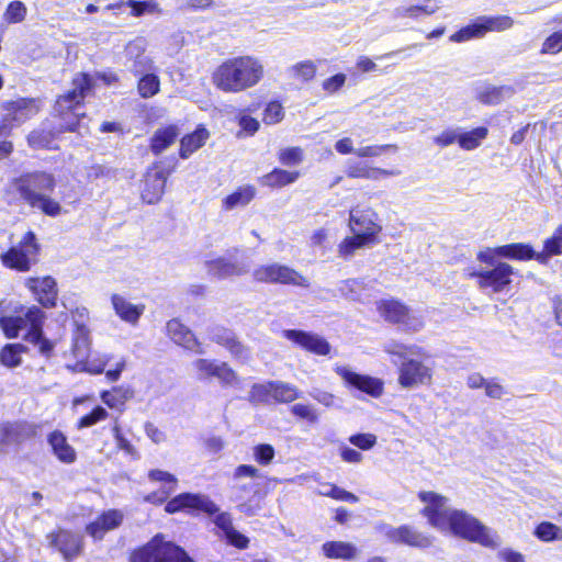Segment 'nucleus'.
<instances>
[{"mask_svg":"<svg viewBox=\"0 0 562 562\" xmlns=\"http://www.w3.org/2000/svg\"><path fill=\"white\" fill-rule=\"evenodd\" d=\"M45 313L37 306L25 307L18 301L0 302V327L8 338L19 337L25 330L23 339L38 348V352L49 358L55 342L44 337Z\"/></svg>","mask_w":562,"mask_h":562,"instance_id":"obj_1","label":"nucleus"},{"mask_svg":"<svg viewBox=\"0 0 562 562\" xmlns=\"http://www.w3.org/2000/svg\"><path fill=\"white\" fill-rule=\"evenodd\" d=\"M265 77L263 63L252 55L223 60L212 72L213 86L225 93H239L256 87Z\"/></svg>","mask_w":562,"mask_h":562,"instance_id":"obj_2","label":"nucleus"},{"mask_svg":"<svg viewBox=\"0 0 562 562\" xmlns=\"http://www.w3.org/2000/svg\"><path fill=\"white\" fill-rule=\"evenodd\" d=\"M12 184L26 204L43 214L57 217L66 213L61 204L47 194L55 190L54 175L45 171L31 172L14 179Z\"/></svg>","mask_w":562,"mask_h":562,"instance_id":"obj_3","label":"nucleus"},{"mask_svg":"<svg viewBox=\"0 0 562 562\" xmlns=\"http://www.w3.org/2000/svg\"><path fill=\"white\" fill-rule=\"evenodd\" d=\"M93 79L87 74H78L72 79V89L60 95L55 103V111L63 120L59 132H72L83 113L79 112L83 99L92 91Z\"/></svg>","mask_w":562,"mask_h":562,"instance_id":"obj_4","label":"nucleus"},{"mask_svg":"<svg viewBox=\"0 0 562 562\" xmlns=\"http://www.w3.org/2000/svg\"><path fill=\"white\" fill-rule=\"evenodd\" d=\"M451 515L442 532H449L471 542H477L484 547H496L498 544L497 535L482 525L472 515L460 509H454Z\"/></svg>","mask_w":562,"mask_h":562,"instance_id":"obj_5","label":"nucleus"},{"mask_svg":"<svg viewBox=\"0 0 562 562\" xmlns=\"http://www.w3.org/2000/svg\"><path fill=\"white\" fill-rule=\"evenodd\" d=\"M89 329L82 324H76V329L72 335V345L69 351V356L74 358V361H68L66 363V368L72 372H89L92 374L102 373L110 360V356L104 355L102 358L89 362Z\"/></svg>","mask_w":562,"mask_h":562,"instance_id":"obj_6","label":"nucleus"},{"mask_svg":"<svg viewBox=\"0 0 562 562\" xmlns=\"http://www.w3.org/2000/svg\"><path fill=\"white\" fill-rule=\"evenodd\" d=\"M376 310L385 322L397 325L405 333H418L425 327L423 312L411 308L398 300H381Z\"/></svg>","mask_w":562,"mask_h":562,"instance_id":"obj_7","label":"nucleus"},{"mask_svg":"<svg viewBox=\"0 0 562 562\" xmlns=\"http://www.w3.org/2000/svg\"><path fill=\"white\" fill-rule=\"evenodd\" d=\"M404 359L397 369V383L406 390L429 386L434 380V366L430 357L422 348V356Z\"/></svg>","mask_w":562,"mask_h":562,"instance_id":"obj_8","label":"nucleus"},{"mask_svg":"<svg viewBox=\"0 0 562 562\" xmlns=\"http://www.w3.org/2000/svg\"><path fill=\"white\" fill-rule=\"evenodd\" d=\"M418 499L423 503L422 515L428 524L440 531L445 530L456 509L450 506L449 499L432 491L419 492Z\"/></svg>","mask_w":562,"mask_h":562,"instance_id":"obj_9","label":"nucleus"},{"mask_svg":"<svg viewBox=\"0 0 562 562\" xmlns=\"http://www.w3.org/2000/svg\"><path fill=\"white\" fill-rule=\"evenodd\" d=\"M38 250L40 246L36 241L35 234L27 232L19 245L13 246L1 255V259L3 265L8 268L27 271L31 265L36 261Z\"/></svg>","mask_w":562,"mask_h":562,"instance_id":"obj_10","label":"nucleus"},{"mask_svg":"<svg viewBox=\"0 0 562 562\" xmlns=\"http://www.w3.org/2000/svg\"><path fill=\"white\" fill-rule=\"evenodd\" d=\"M348 226L352 234H358L374 244L382 232L379 214L371 206L352 207L349 212Z\"/></svg>","mask_w":562,"mask_h":562,"instance_id":"obj_11","label":"nucleus"},{"mask_svg":"<svg viewBox=\"0 0 562 562\" xmlns=\"http://www.w3.org/2000/svg\"><path fill=\"white\" fill-rule=\"evenodd\" d=\"M3 114L0 119V136L11 131L38 112V106L33 99H18L8 101L2 105Z\"/></svg>","mask_w":562,"mask_h":562,"instance_id":"obj_12","label":"nucleus"},{"mask_svg":"<svg viewBox=\"0 0 562 562\" xmlns=\"http://www.w3.org/2000/svg\"><path fill=\"white\" fill-rule=\"evenodd\" d=\"M254 278L259 282L292 284L308 288L310 280L296 270L280 263L260 266L254 270Z\"/></svg>","mask_w":562,"mask_h":562,"instance_id":"obj_13","label":"nucleus"},{"mask_svg":"<svg viewBox=\"0 0 562 562\" xmlns=\"http://www.w3.org/2000/svg\"><path fill=\"white\" fill-rule=\"evenodd\" d=\"M199 380L217 379L223 385H234L238 382V375L226 363L211 359H198L192 363Z\"/></svg>","mask_w":562,"mask_h":562,"instance_id":"obj_14","label":"nucleus"},{"mask_svg":"<svg viewBox=\"0 0 562 562\" xmlns=\"http://www.w3.org/2000/svg\"><path fill=\"white\" fill-rule=\"evenodd\" d=\"M477 277V284L482 290H491L493 293L503 292L512 282L514 269L505 262H499L492 270L473 272Z\"/></svg>","mask_w":562,"mask_h":562,"instance_id":"obj_15","label":"nucleus"},{"mask_svg":"<svg viewBox=\"0 0 562 562\" xmlns=\"http://www.w3.org/2000/svg\"><path fill=\"white\" fill-rule=\"evenodd\" d=\"M165 509L169 514H173L183 509H195L204 512L209 515H213L218 512V506L206 495L182 493L170 499L167 503Z\"/></svg>","mask_w":562,"mask_h":562,"instance_id":"obj_16","label":"nucleus"},{"mask_svg":"<svg viewBox=\"0 0 562 562\" xmlns=\"http://www.w3.org/2000/svg\"><path fill=\"white\" fill-rule=\"evenodd\" d=\"M283 337L302 349L317 356H329L331 353L330 344L321 335L295 329H286Z\"/></svg>","mask_w":562,"mask_h":562,"instance_id":"obj_17","label":"nucleus"},{"mask_svg":"<svg viewBox=\"0 0 562 562\" xmlns=\"http://www.w3.org/2000/svg\"><path fill=\"white\" fill-rule=\"evenodd\" d=\"M335 372L347 385L353 386L372 397H380L383 394V382L380 379L358 374L346 366H336Z\"/></svg>","mask_w":562,"mask_h":562,"instance_id":"obj_18","label":"nucleus"},{"mask_svg":"<svg viewBox=\"0 0 562 562\" xmlns=\"http://www.w3.org/2000/svg\"><path fill=\"white\" fill-rule=\"evenodd\" d=\"M384 536L393 543L406 544L415 548H428L432 539L417 529L404 525L400 527L384 526Z\"/></svg>","mask_w":562,"mask_h":562,"instance_id":"obj_19","label":"nucleus"},{"mask_svg":"<svg viewBox=\"0 0 562 562\" xmlns=\"http://www.w3.org/2000/svg\"><path fill=\"white\" fill-rule=\"evenodd\" d=\"M52 547H56L66 560L78 557L83 547V540L80 535L68 530L59 529L47 536Z\"/></svg>","mask_w":562,"mask_h":562,"instance_id":"obj_20","label":"nucleus"},{"mask_svg":"<svg viewBox=\"0 0 562 562\" xmlns=\"http://www.w3.org/2000/svg\"><path fill=\"white\" fill-rule=\"evenodd\" d=\"M25 286L33 293L36 301L44 307H53L56 304L58 291L55 279L52 277L29 278Z\"/></svg>","mask_w":562,"mask_h":562,"instance_id":"obj_21","label":"nucleus"},{"mask_svg":"<svg viewBox=\"0 0 562 562\" xmlns=\"http://www.w3.org/2000/svg\"><path fill=\"white\" fill-rule=\"evenodd\" d=\"M166 181V172L158 164L153 165L145 176L142 199L148 204L158 202L165 192Z\"/></svg>","mask_w":562,"mask_h":562,"instance_id":"obj_22","label":"nucleus"},{"mask_svg":"<svg viewBox=\"0 0 562 562\" xmlns=\"http://www.w3.org/2000/svg\"><path fill=\"white\" fill-rule=\"evenodd\" d=\"M205 267L207 269V273L217 279L241 276L249 270V266L247 263L231 261L225 257H210L205 260Z\"/></svg>","mask_w":562,"mask_h":562,"instance_id":"obj_23","label":"nucleus"},{"mask_svg":"<svg viewBox=\"0 0 562 562\" xmlns=\"http://www.w3.org/2000/svg\"><path fill=\"white\" fill-rule=\"evenodd\" d=\"M124 519V514L119 509L103 512L94 521L86 527V531L92 538L100 540L111 530L119 528Z\"/></svg>","mask_w":562,"mask_h":562,"instance_id":"obj_24","label":"nucleus"},{"mask_svg":"<svg viewBox=\"0 0 562 562\" xmlns=\"http://www.w3.org/2000/svg\"><path fill=\"white\" fill-rule=\"evenodd\" d=\"M166 329L167 335L175 344L198 353H203V350L200 348V344L195 339L193 333L179 319H170L167 323Z\"/></svg>","mask_w":562,"mask_h":562,"instance_id":"obj_25","label":"nucleus"},{"mask_svg":"<svg viewBox=\"0 0 562 562\" xmlns=\"http://www.w3.org/2000/svg\"><path fill=\"white\" fill-rule=\"evenodd\" d=\"M212 340L225 347L235 359L241 361L249 359L248 348L236 338L232 330L217 327L212 333Z\"/></svg>","mask_w":562,"mask_h":562,"instance_id":"obj_26","label":"nucleus"},{"mask_svg":"<svg viewBox=\"0 0 562 562\" xmlns=\"http://www.w3.org/2000/svg\"><path fill=\"white\" fill-rule=\"evenodd\" d=\"M111 303L115 314L125 323L136 325L145 312L144 304H133L120 294L111 296Z\"/></svg>","mask_w":562,"mask_h":562,"instance_id":"obj_27","label":"nucleus"},{"mask_svg":"<svg viewBox=\"0 0 562 562\" xmlns=\"http://www.w3.org/2000/svg\"><path fill=\"white\" fill-rule=\"evenodd\" d=\"M155 562H189L187 553L178 546L155 537Z\"/></svg>","mask_w":562,"mask_h":562,"instance_id":"obj_28","label":"nucleus"},{"mask_svg":"<svg viewBox=\"0 0 562 562\" xmlns=\"http://www.w3.org/2000/svg\"><path fill=\"white\" fill-rule=\"evenodd\" d=\"M48 443L55 457L63 463L70 464L76 461L77 453L68 443L66 436L59 430H55L48 435Z\"/></svg>","mask_w":562,"mask_h":562,"instance_id":"obj_29","label":"nucleus"},{"mask_svg":"<svg viewBox=\"0 0 562 562\" xmlns=\"http://www.w3.org/2000/svg\"><path fill=\"white\" fill-rule=\"evenodd\" d=\"M148 479L151 482H158L162 484L161 496L157 498V494L153 493L146 497V501L148 502H164L169 496V494L176 490L178 482L173 474L162 470H150L148 472Z\"/></svg>","mask_w":562,"mask_h":562,"instance_id":"obj_30","label":"nucleus"},{"mask_svg":"<svg viewBox=\"0 0 562 562\" xmlns=\"http://www.w3.org/2000/svg\"><path fill=\"white\" fill-rule=\"evenodd\" d=\"M209 137V131L201 126H199L193 133L182 137L180 140V157L182 159H188L193 153L205 145Z\"/></svg>","mask_w":562,"mask_h":562,"instance_id":"obj_31","label":"nucleus"},{"mask_svg":"<svg viewBox=\"0 0 562 562\" xmlns=\"http://www.w3.org/2000/svg\"><path fill=\"white\" fill-rule=\"evenodd\" d=\"M30 436L26 426L23 424H3L0 426V452L8 447L25 440Z\"/></svg>","mask_w":562,"mask_h":562,"instance_id":"obj_32","label":"nucleus"},{"mask_svg":"<svg viewBox=\"0 0 562 562\" xmlns=\"http://www.w3.org/2000/svg\"><path fill=\"white\" fill-rule=\"evenodd\" d=\"M340 293L350 301L364 303L371 297V289L363 280L351 279L341 282Z\"/></svg>","mask_w":562,"mask_h":562,"instance_id":"obj_33","label":"nucleus"},{"mask_svg":"<svg viewBox=\"0 0 562 562\" xmlns=\"http://www.w3.org/2000/svg\"><path fill=\"white\" fill-rule=\"evenodd\" d=\"M322 551L326 558L355 560L359 554L358 548L345 541H328L322 546Z\"/></svg>","mask_w":562,"mask_h":562,"instance_id":"obj_34","label":"nucleus"},{"mask_svg":"<svg viewBox=\"0 0 562 562\" xmlns=\"http://www.w3.org/2000/svg\"><path fill=\"white\" fill-rule=\"evenodd\" d=\"M258 479L260 477V471L254 465L249 464H240L233 472V482L232 491L236 494V499L241 498V494L249 493L250 487L246 484H240V481L244 479Z\"/></svg>","mask_w":562,"mask_h":562,"instance_id":"obj_35","label":"nucleus"},{"mask_svg":"<svg viewBox=\"0 0 562 562\" xmlns=\"http://www.w3.org/2000/svg\"><path fill=\"white\" fill-rule=\"evenodd\" d=\"M179 136V128L177 125H168L162 128H158L150 142V148L154 154L159 155L166 150L171 144L175 143Z\"/></svg>","mask_w":562,"mask_h":562,"instance_id":"obj_36","label":"nucleus"},{"mask_svg":"<svg viewBox=\"0 0 562 562\" xmlns=\"http://www.w3.org/2000/svg\"><path fill=\"white\" fill-rule=\"evenodd\" d=\"M300 178L299 171H289L274 168L271 172L262 176L259 180L261 186L281 188L295 182Z\"/></svg>","mask_w":562,"mask_h":562,"instance_id":"obj_37","label":"nucleus"},{"mask_svg":"<svg viewBox=\"0 0 562 562\" xmlns=\"http://www.w3.org/2000/svg\"><path fill=\"white\" fill-rule=\"evenodd\" d=\"M374 243L366 239L364 237L353 234L352 236L345 237L337 247L339 258L345 260L351 259L356 256L357 251L373 245Z\"/></svg>","mask_w":562,"mask_h":562,"instance_id":"obj_38","label":"nucleus"},{"mask_svg":"<svg viewBox=\"0 0 562 562\" xmlns=\"http://www.w3.org/2000/svg\"><path fill=\"white\" fill-rule=\"evenodd\" d=\"M256 195V188L254 186L239 187L232 194L227 195L223 201L225 210H234L248 205Z\"/></svg>","mask_w":562,"mask_h":562,"instance_id":"obj_39","label":"nucleus"},{"mask_svg":"<svg viewBox=\"0 0 562 562\" xmlns=\"http://www.w3.org/2000/svg\"><path fill=\"white\" fill-rule=\"evenodd\" d=\"M562 254V225L555 228L552 236L543 243V249L537 256V261L547 263L552 256Z\"/></svg>","mask_w":562,"mask_h":562,"instance_id":"obj_40","label":"nucleus"},{"mask_svg":"<svg viewBox=\"0 0 562 562\" xmlns=\"http://www.w3.org/2000/svg\"><path fill=\"white\" fill-rule=\"evenodd\" d=\"M513 94L514 89L512 87H487L486 89L479 93L477 99L481 103L487 105H496L502 101L512 98Z\"/></svg>","mask_w":562,"mask_h":562,"instance_id":"obj_41","label":"nucleus"},{"mask_svg":"<svg viewBox=\"0 0 562 562\" xmlns=\"http://www.w3.org/2000/svg\"><path fill=\"white\" fill-rule=\"evenodd\" d=\"M484 36L490 32H505L510 30L515 21L509 15H483L480 16Z\"/></svg>","mask_w":562,"mask_h":562,"instance_id":"obj_42","label":"nucleus"},{"mask_svg":"<svg viewBox=\"0 0 562 562\" xmlns=\"http://www.w3.org/2000/svg\"><path fill=\"white\" fill-rule=\"evenodd\" d=\"M438 7L431 4L430 0H425L423 4H412L407 7H400L395 10L398 18H409L417 20L423 15H432L438 11Z\"/></svg>","mask_w":562,"mask_h":562,"instance_id":"obj_43","label":"nucleus"},{"mask_svg":"<svg viewBox=\"0 0 562 562\" xmlns=\"http://www.w3.org/2000/svg\"><path fill=\"white\" fill-rule=\"evenodd\" d=\"M501 256L509 259L518 260H537L539 252H536L530 245L527 244H509L501 246Z\"/></svg>","mask_w":562,"mask_h":562,"instance_id":"obj_44","label":"nucleus"},{"mask_svg":"<svg viewBox=\"0 0 562 562\" xmlns=\"http://www.w3.org/2000/svg\"><path fill=\"white\" fill-rule=\"evenodd\" d=\"M133 393L130 389L122 386L114 387L112 391L101 393L102 402L110 408L123 411L125 402L132 397Z\"/></svg>","mask_w":562,"mask_h":562,"instance_id":"obj_45","label":"nucleus"},{"mask_svg":"<svg viewBox=\"0 0 562 562\" xmlns=\"http://www.w3.org/2000/svg\"><path fill=\"white\" fill-rule=\"evenodd\" d=\"M273 401L278 403H292L301 396L299 389L283 381H272Z\"/></svg>","mask_w":562,"mask_h":562,"instance_id":"obj_46","label":"nucleus"},{"mask_svg":"<svg viewBox=\"0 0 562 562\" xmlns=\"http://www.w3.org/2000/svg\"><path fill=\"white\" fill-rule=\"evenodd\" d=\"M293 79L307 82L313 80L317 74V66L311 59L299 61L288 69Z\"/></svg>","mask_w":562,"mask_h":562,"instance_id":"obj_47","label":"nucleus"},{"mask_svg":"<svg viewBox=\"0 0 562 562\" xmlns=\"http://www.w3.org/2000/svg\"><path fill=\"white\" fill-rule=\"evenodd\" d=\"M488 131L486 127H476L470 132L460 133L459 146L465 150L477 148L482 140L486 138Z\"/></svg>","mask_w":562,"mask_h":562,"instance_id":"obj_48","label":"nucleus"},{"mask_svg":"<svg viewBox=\"0 0 562 562\" xmlns=\"http://www.w3.org/2000/svg\"><path fill=\"white\" fill-rule=\"evenodd\" d=\"M383 350L393 356L407 359V356H422V347L416 345H405L396 340L386 341L383 346Z\"/></svg>","mask_w":562,"mask_h":562,"instance_id":"obj_49","label":"nucleus"},{"mask_svg":"<svg viewBox=\"0 0 562 562\" xmlns=\"http://www.w3.org/2000/svg\"><path fill=\"white\" fill-rule=\"evenodd\" d=\"M25 347L20 344L7 345L0 351V362L8 368H15L21 364V355L25 351Z\"/></svg>","mask_w":562,"mask_h":562,"instance_id":"obj_50","label":"nucleus"},{"mask_svg":"<svg viewBox=\"0 0 562 562\" xmlns=\"http://www.w3.org/2000/svg\"><path fill=\"white\" fill-rule=\"evenodd\" d=\"M484 37L482 24L480 18L476 19L475 22L460 29L458 32L453 33L450 36V41L453 43H462L468 42L473 38H482Z\"/></svg>","mask_w":562,"mask_h":562,"instance_id":"obj_51","label":"nucleus"},{"mask_svg":"<svg viewBox=\"0 0 562 562\" xmlns=\"http://www.w3.org/2000/svg\"><path fill=\"white\" fill-rule=\"evenodd\" d=\"M137 89L142 98H151L160 90V79L153 72L142 75L138 80Z\"/></svg>","mask_w":562,"mask_h":562,"instance_id":"obj_52","label":"nucleus"},{"mask_svg":"<svg viewBox=\"0 0 562 562\" xmlns=\"http://www.w3.org/2000/svg\"><path fill=\"white\" fill-rule=\"evenodd\" d=\"M248 397L255 404H267L273 401L272 381L254 384Z\"/></svg>","mask_w":562,"mask_h":562,"instance_id":"obj_53","label":"nucleus"},{"mask_svg":"<svg viewBox=\"0 0 562 562\" xmlns=\"http://www.w3.org/2000/svg\"><path fill=\"white\" fill-rule=\"evenodd\" d=\"M535 536L544 542L562 540V528L552 522L543 521L536 527Z\"/></svg>","mask_w":562,"mask_h":562,"instance_id":"obj_54","label":"nucleus"},{"mask_svg":"<svg viewBox=\"0 0 562 562\" xmlns=\"http://www.w3.org/2000/svg\"><path fill=\"white\" fill-rule=\"evenodd\" d=\"M27 9L25 4L21 1L15 0L8 4L3 13V20L10 24L20 23L24 21Z\"/></svg>","mask_w":562,"mask_h":562,"instance_id":"obj_55","label":"nucleus"},{"mask_svg":"<svg viewBox=\"0 0 562 562\" xmlns=\"http://www.w3.org/2000/svg\"><path fill=\"white\" fill-rule=\"evenodd\" d=\"M126 4L132 8L133 16H140L143 14H156L160 12L158 3L154 0L136 1L127 0Z\"/></svg>","mask_w":562,"mask_h":562,"instance_id":"obj_56","label":"nucleus"},{"mask_svg":"<svg viewBox=\"0 0 562 562\" xmlns=\"http://www.w3.org/2000/svg\"><path fill=\"white\" fill-rule=\"evenodd\" d=\"M274 456L276 451L271 445L260 443L252 448V458L260 465H269Z\"/></svg>","mask_w":562,"mask_h":562,"instance_id":"obj_57","label":"nucleus"},{"mask_svg":"<svg viewBox=\"0 0 562 562\" xmlns=\"http://www.w3.org/2000/svg\"><path fill=\"white\" fill-rule=\"evenodd\" d=\"M279 161L284 166H297L303 161V150L300 147H288L279 151Z\"/></svg>","mask_w":562,"mask_h":562,"instance_id":"obj_58","label":"nucleus"},{"mask_svg":"<svg viewBox=\"0 0 562 562\" xmlns=\"http://www.w3.org/2000/svg\"><path fill=\"white\" fill-rule=\"evenodd\" d=\"M291 413L294 416H296L301 419H305L311 424H315L319 419L317 411L315 409L314 406H312L310 404H303V403L294 404L291 407Z\"/></svg>","mask_w":562,"mask_h":562,"instance_id":"obj_59","label":"nucleus"},{"mask_svg":"<svg viewBox=\"0 0 562 562\" xmlns=\"http://www.w3.org/2000/svg\"><path fill=\"white\" fill-rule=\"evenodd\" d=\"M562 50V30L550 34L542 43L540 53L555 55Z\"/></svg>","mask_w":562,"mask_h":562,"instance_id":"obj_60","label":"nucleus"},{"mask_svg":"<svg viewBox=\"0 0 562 562\" xmlns=\"http://www.w3.org/2000/svg\"><path fill=\"white\" fill-rule=\"evenodd\" d=\"M283 117L284 112L282 105L279 102L273 101L267 104L263 111L262 121L266 124L272 125L281 122Z\"/></svg>","mask_w":562,"mask_h":562,"instance_id":"obj_61","label":"nucleus"},{"mask_svg":"<svg viewBox=\"0 0 562 562\" xmlns=\"http://www.w3.org/2000/svg\"><path fill=\"white\" fill-rule=\"evenodd\" d=\"M155 538L131 555V562H155Z\"/></svg>","mask_w":562,"mask_h":562,"instance_id":"obj_62","label":"nucleus"},{"mask_svg":"<svg viewBox=\"0 0 562 562\" xmlns=\"http://www.w3.org/2000/svg\"><path fill=\"white\" fill-rule=\"evenodd\" d=\"M108 417V412L101 406H97L90 414L80 418L78 423L79 428L91 427L97 423L104 420Z\"/></svg>","mask_w":562,"mask_h":562,"instance_id":"obj_63","label":"nucleus"},{"mask_svg":"<svg viewBox=\"0 0 562 562\" xmlns=\"http://www.w3.org/2000/svg\"><path fill=\"white\" fill-rule=\"evenodd\" d=\"M346 80L345 74H336L322 82V89L328 94H334L345 86Z\"/></svg>","mask_w":562,"mask_h":562,"instance_id":"obj_64","label":"nucleus"}]
</instances>
